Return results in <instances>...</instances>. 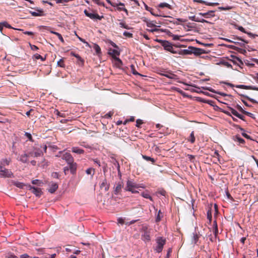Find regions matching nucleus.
I'll use <instances>...</instances> for the list:
<instances>
[{
    "label": "nucleus",
    "instance_id": "f257e3e1",
    "mask_svg": "<svg viewBox=\"0 0 258 258\" xmlns=\"http://www.w3.org/2000/svg\"><path fill=\"white\" fill-rule=\"evenodd\" d=\"M140 187H144L140 185V184H137L136 182H134L133 181L127 180L126 182L125 190L135 194L138 192V191L137 190V189H138Z\"/></svg>",
    "mask_w": 258,
    "mask_h": 258
},
{
    "label": "nucleus",
    "instance_id": "f03ea898",
    "mask_svg": "<svg viewBox=\"0 0 258 258\" xmlns=\"http://www.w3.org/2000/svg\"><path fill=\"white\" fill-rule=\"evenodd\" d=\"M157 246L155 250L157 252H160L163 249V246L166 243V239L162 237H158L156 239Z\"/></svg>",
    "mask_w": 258,
    "mask_h": 258
},
{
    "label": "nucleus",
    "instance_id": "7ed1b4c3",
    "mask_svg": "<svg viewBox=\"0 0 258 258\" xmlns=\"http://www.w3.org/2000/svg\"><path fill=\"white\" fill-rule=\"evenodd\" d=\"M157 41L161 42L164 48L167 51H170L172 53H177L176 51L174 50L171 43H170L169 41L165 40H157Z\"/></svg>",
    "mask_w": 258,
    "mask_h": 258
},
{
    "label": "nucleus",
    "instance_id": "20e7f679",
    "mask_svg": "<svg viewBox=\"0 0 258 258\" xmlns=\"http://www.w3.org/2000/svg\"><path fill=\"white\" fill-rule=\"evenodd\" d=\"M13 176V173L9 169L4 168L0 165V177H11Z\"/></svg>",
    "mask_w": 258,
    "mask_h": 258
},
{
    "label": "nucleus",
    "instance_id": "39448f33",
    "mask_svg": "<svg viewBox=\"0 0 258 258\" xmlns=\"http://www.w3.org/2000/svg\"><path fill=\"white\" fill-rule=\"evenodd\" d=\"M228 109L230 111V112L228 111H226V110L223 111V112H224L225 114L229 115H230V113H231L233 115L236 116L237 117H238L241 119H242V120L244 119H243L244 116L238 113L236 110H235V109H234L233 108H232L230 107H228Z\"/></svg>",
    "mask_w": 258,
    "mask_h": 258
},
{
    "label": "nucleus",
    "instance_id": "423d86ee",
    "mask_svg": "<svg viewBox=\"0 0 258 258\" xmlns=\"http://www.w3.org/2000/svg\"><path fill=\"white\" fill-rule=\"evenodd\" d=\"M84 13L85 15L88 17H89L90 19L95 20V19H98L101 20L103 17L100 16L97 14L93 13H90L88 11H87L86 10L84 11Z\"/></svg>",
    "mask_w": 258,
    "mask_h": 258
},
{
    "label": "nucleus",
    "instance_id": "0eeeda50",
    "mask_svg": "<svg viewBox=\"0 0 258 258\" xmlns=\"http://www.w3.org/2000/svg\"><path fill=\"white\" fill-rule=\"evenodd\" d=\"M109 53L112 56V57L114 59L115 61H118L119 64H122L121 60L118 57H117V56L119 55V51L115 49H112L110 50Z\"/></svg>",
    "mask_w": 258,
    "mask_h": 258
},
{
    "label": "nucleus",
    "instance_id": "6e6552de",
    "mask_svg": "<svg viewBox=\"0 0 258 258\" xmlns=\"http://www.w3.org/2000/svg\"><path fill=\"white\" fill-rule=\"evenodd\" d=\"M28 187L29 189L32 190V192L36 195L37 197H40L42 194V191L40 188H36L32 186L31 185L28 184Z\"/></svg>",
    "mask_w": 258,
    "mask_h": 258
},
{
    "label": "nucleus",
    "instance_id": "1a4fd4ad",
    "mask_svg": "<svg viewBox=\"0 0 258 258\" xmlns=\"http://www.w3.org/2000/svg\"><path fill=\"white\" fill-rule=\"evenodd\" d=\"M62 159L64 160L68 163H71L74 161V159L72 155L69 153H66L63 154Z\"/></svg>",
    "mask_w": 258,
    "mask_h": 258
},
{
    "label": "nucleus",
    "instance_id": "9d476101",
    "mask_svg": "<svg viewBox=\"0 0 258 258\" xmlns=\"http://www.w3.org/2000/svg\"><path fill=\"white\" fill-rule=\"evenodd\" d=\"M144 21L146 23L147 27L150 28L156 27L157 26V24H160V23H157L156 21H150L147 19H145Z\"/></svg>",
    "mask_w": 258,
    "mask_h": 258
},
{
    "label": "nucleus",
    "instance_id": "9b49d317",
    "mask_svg": "<svg viewBox=\"0 0 258 258\" xmlns=\"http://www.w3.org/2000/svg\"><path fill=\"white\" fill-rule=\"evenodd\" d=\"M29 155L32 157H38L42 155V152L39 149L35 148L33 151L29 152Z\"/></svg>",
    "mask_w": 258,
    "mask_h": 258
},
{
    "label": "nucleus",
    "instance_id": "f8f14e48",
    "mask_svg": "<svg viewBox=\"0 0 258 258\" xmlns=\"http://www.w3.org/2000/svg\"><path fill=\"white\" fill-rule=\"evenodd\" d=\"M150 231L148 232H144L142 235V238L143 240L146 242L150 241L151 240L150 237Z\"/></svg>",
    "mask_w": 258,
    "mask_h": 258
},
{
    "label": "nucleus",
    "instance_id": "ddd939ff",
    "mask_svg": "<svg viewBox=\"0 0 258 258\" xmlns=\"http://www.w3.org/2000/svg\"><path fill=\"white\" fill-rule=\"evenodd\" d=\"M214 11H208L207 13H200L199 14V15L202 16L203 17H205V18H209V17H213L214 16Z\"/></svg>",
    "mask_w": 258,
    "mask_h": 258
},
{
    "label": "nucleus",
    "instance_id": "4468645a",
    "mask_svg": "<svg viewBox=\"0 0 258 258\" xmlns=\"http://www.w3.org/2000/svg\"><path fill=\"white\" fill-rule=\"evenodd\" d=\"M58 188V185L56 183H52L48 189V191L51 194L54 192Z\"/></svg>",
    "mask_w": 258,
    "mask_h": 258
},
{
    "label": "nucleus",
    "instance_id": "2eb2a0df",
    "mask_svg": "<svg viewBox=\"0 0 258 258\" xmlns=\"http://www.w3.org/2000/svg\"><path fill=\"white\" fill-rule=\"evenodd\" d=\"M109 185L107 183V180L104 179L100 185V188L105 191H107L109 189Z\"/></svg>",
    "mask_w": 258,
    "mask_h": 258
},
{
    "label": "nucleus",
    "instance_id": "dca6fc26",
    "mask_svg": "<svg viewBox=\"0 0 258 258\" xmlns=\"http://www.w3.org/2000/svg\"><path fill=\"white\" fill-rule=\"evenodd\" d=\"M191 46L188 47L187 49H183L180 50L178 53L179 54H190L192 53Z\"/></svg>",
    "mask_w": 258,
    "mask_h": 258
},
{
    "label": "nucleus",
    "instance_id": "f3484780",
    "mask_svg": "<svg viewBox=\"0 0 258 258\" xmlns=\"http://www.w3.org/2000/svg\"><path fill=\"white\" fill-rule=\"evenodd\" d=\"M68 164L69 166V169H70L71 173L74 174L77 168L76 163H74V161H73L71 163Z\"/></svg>",
    "mask_w": 258,
    "mask_h": 258
},
{
    "label": "nucleus",
    "instance_id": "a211bd4d",
    "mask_svg": "<svg viewBox=\"0 0 258 258\" xmlns=\"http://www.w3.org/2000/svg\"><path fill=\"white\" fill-rule=\"evenodd\" d=\"M237 88L241 89H251L253 90L258 91V87L250 86H245L243 85H238L237 86Z\"/></svg>",
    "mask_w": 258,
    "mask_h": 258
},
{
    "label": "nucleus",
    "instance_id": "6ab92c4d",
    "mask_svg": "<svg viewBox=\"0 0 258 258\" xmlns=\"http://www.w3.org/2000/svg\"><path fill=\"white\" fill-rule=\"evenodd\" d=\"M30 156L29 153L28 154H24L21 155L20 160L23 163H27L28 161V158Z\"/></svg>",
    "mask_w": 258,
    "mask_h": 258
},
{
    "label": "nucleus",
    "instance_id": "aec40b11",
    "mask_svg": "<svg viewBox=\"0 0 258 258\" xmlns=\"http://www.w3.org/2000/svg\"><path fill=\"white\" fill-rule=\"evenodd\" d=\"M194 2L199 3L201 4H204L207 6H217L219 5L218 3H208L205 1H204L203 0H194Z\"/></svg>",
    "mask_w": 258,
    "mask_h": 258
},
{
    "label": "nucleus",
    "instance_id": "412c9836",
    "mask_svg": "<svg viewBox=\"0 0 258 258\" xmlns=\"http://www.w3.org/2000/svg\"><path fill=\"white\" fill-rule=\"evenodd\" d=\"M122 185L121 183H118L116 184V186L114 187V192L115 195H117L119 194L122 189Z\"/></svg>",
    "mask_w": 258,
    "mask_h": 258
},
{
    "label": "nucleus",
    "instance_id": "4be33fe9",
    "mask_svg": "<svg viewBox=\"0 0 258 258\" xmlns=\"http://www.w3.org/2000/svg\"><path fill=\"white\" fill-rule=\"evenodd\" d=\"M162 75L171 79L176 80L177 79V76L171 73L162 74Z\"/></svg>",
    "mask_w": 258,
    "mask_h": 258
},
{
    "label": "nucleus",
    "instance_id": "5701e85b",
    "mask_svg": "<svg viewBox=\"0 0 258 258\" xmlns=\"http://www.w3.org/2000/svg\"><path fill=\"white\" fill-rule=\"evenodd\" d=\"M124 4H123L122 3H119L118 4H116V6H119L117 8V10H118L119 11H123L125 12L126 13V14L127 15L128 11H127V9L124 7Z\"/></svg>",
    "mask_w": 258,
    "mask_h": 258
},
{
    "label": "nucleus",
    "instance_id": "b1692460",
    "mask_svg": "<svg viewBox=\"0 0 258 258\" xmlns=\"http://www.w3.org/2000/svg\"><path fill=\"white\" fill-rule=\"evenodd\" d=\"M2 23V27L3 28L4 27H5L6 28H10V29H16V30H19V31H23L22 29H16V28H14L13 27H12L6 21H4V22H1Z\"/></svg>",
    "mask_w": 258,
    "mask_h": 258
},
{
    "label": "nucleus",
    "instance_id": "393cba45",
    "mask_svg": "<svg viewBox=\"0 0 258 258\" xmlns=\"http://www.w3.org/2000/svg\"><path fill=\"white\" fill-rule=\"evenodd\" d=\"M72 152L78 154H82L84 153V151L78 147H73Z\"/></svg>",
    "mask_w": 258,
    "mask_h": 258
},
{
    "label": "nucleus",
    "instance_id": "a878e982",
    "mask_svg": "<svg viewBox=\"0 0 258 258\" xmlns=\"http://www.w3.org/2000/svg\"><path fill=\"white\" fill-rule=\"evenodd\" d=\"M192 53H194L196 55H200L202 53L203 50L200 48H198L196 47H192Z\"/></svg>",
    "mask_w": 258,
    "mask_h": 258
},
{
    "label": "nucleus",
    "instance_id": "bb28decb",
    "mask_svg": "<svg viewBox=\"0 0 258 258\" xmlns=\"http://www.w3.org/2000/svg\"><path fill=\"white\" fill-rule=\"evenodd\" d=\"M11 162V158H5L1 160V163L2 165H9L10 163Z\"/></svg>",
    "mask_w": 258,
    "mask_h": 258
},
{
    "label": "nucleus",
    "instance_id": "cd10ccee",
    "mask_svg": "<svg viewBox=\"0 0 258 258\" xmlns=\"http://www.w3.org/2000/svg\"><path fill=\"white\" fill-rule=\"evenodd\" d=\"M33 59L35 60L40 59L42 61H44L45 60L46 57H43L40 54L36 53L33 56Z\"/></svg>",
    "mask_w": 258,
    "mask_h": 258
},
{
    "label": "nucleus",
    "instance_id": "c85d7f7f",
    "mask_svg": "<svg viewBox=\"0 0 258 258\" xmlns=\"http://www.w3.org/2000/svg\"><path fill=\"white\" fill-rule=\"evenodd\" d=\"M187 140L190 142L191 143H194L195 142V137L194 135V132L192 131L188 138L187 139Z\"/></svg>",
    "mask_w": 258,
    "mask_h": 258
},
{
    "label": "nucleus",
    "instance_id": "c756f323",
    "mask_svg": "<svg viewBox=\"0 0 258 258\" xmlns=\"http://www.w3.org/2000/svg\"><path fill=\"white\" fill-rule=\"evenodd\" d=\"M158 7L161 8H167L169 9H171V6L169 4H168L166 3H160Z\"/></svg>",
    "mask_w": 258,
    "mask_h": 258
},
{
    "label": "nucleus",
    "instance_id": "7c9ffc66",
    "mask_svg": "<svg viewBox=\"0 0 258 258\" xmlns=\"http://www.w3.org/2000/svg\"><path fill=\"white\" fill-rule=\"evenodd\" d=\"M86 173L88 175H91V177H93V176L94 175V174L95 173V170L93 168H89L86 170Z\"/></svg>",
    "mask_w": 258,
    "mask_h": 258
},
{
    "label": "nucleus",
    "instance_id": "2f4dec72",
    "mask_svg": "<svg viewBox=\"0 0 258 258\" xmlns=\"http://www.w3.org/2000/svg\"><path fill=\"white\" fill-rule=\"evenodd\" d=\"M14 185L20 188H23L25 186L28 187V185H25L23 183L20 182H16L14 183Z\"/></svg>",
    "mask_w": 258,
    "mask_h": 258
},
{
    "label": "nucleus",
    "instance_id": "473e14b6",
    "mask_svg": "<svg viewBox=\"0 0 258 258\" xmlns=\"http://www.w3.org/2000/svg\"><path fill=\"white\" fill-rule=\"evenodd\" d=\"M93 48L97 54L101 53V48L98 44H94Z\"/></svg>",
    "mask_w": 258,
    "mask_h": 258
},
{
    "label": "nucleus",
    "instance_id": "72a5a7b5",
    "mask_svg": "<svg viewBox=\"0 0 258 258\" xmlns=\"http://www.w3.org/2000/svg\"><path fill=\"white\" fill-rule=\"evenodd\" d=\"M142 196L144 198L150 199L151 201H153L152 198L150 196L148 192H143L142 193Z\"/></svg>",
    "mask_w": 258,
    "mask_h": 258
},
{
    "label": "nucleus",
    "instance_id": "f704fd0d",
    "mask_svg": "<svg viewBox=\"0 0 258 258\" xmlns=\"http://www.w3.org/2000/svg\"><path fill=\"white\" fill-rule=\"evenodd\" d=\"M238 30H240V31L244 33H246L249 36H254L253 34H252L251 32H247L246 31H245V29L244 28H243L242 26H240L238 28Z\"/></svg>",
    "mask_w": 258,
    "mask_h": 258
},
{
    "label": "nucleus",
    "instance_id": "c9c22d12",
    "mask_svg": "<svg viewBox=\"0 0 258 258\" xmlns=\"http://www.w3.org/2000/svg\"><path fill=\"white\" fill-rule=\"evenodd\" d=\"M57 66L61 68L65 67L64 58H61L59 61H57Z\"/></svg>",
    "mask_w": 258,
    "mask_h": 258
},
{
    "label": "nucleus",
    "instance_id": "e433bc0d",
    "mask_svg": "<svg viewBox=\"0 0 258 258\" xmlns=\"http://www.w3.org/2000/svg\"><path fill=\"white\" fill-rule=\"evenodd\" d=\"M199 236L197 234H193L192 238V241L194 244L197 243L199 240Z\"/></svg>",
    "mask_w": 258,
    "mask_h": 258
},
{
    "label": "nucleus",
    "instance_id": "4c0bfd02",
    "mask_svg": "<svg viewBox=\"0 0 258 258\" xmlns=\"http://www.w3.org/2000/svg\"><path fill=\"white\" fill-rule=\"evenodd\" d=\"M232 8H233L232 7L227 6L226 7H220L218 8V9L220 10L226 11V10H230L232 9Z\"/></svg>",
    "mask_w": 258,
    "mask_h": 258
},
{
    "label": "nucleus",
    "instance_id": "58836bf2",
    "mask_svg": "<svg viewBox=\"0 0 258 258\" xmlns=\"http://www.w3.org/2000/svg\"><path fill=\"white\" fill-rule=\"evenodd\" d=\"M143 158L147 161H150L152 162L153 163H154L155 162V160L154 158H151L149 156H147L146 155H143Z\"/></svg>",
    "mask_w": 258,
    "mask_h": 258
},
{
    "label": "nucleus",
    "instance_id": "ea45409f",
    "mask_svg": "<svg viewBox=\"0 0 258 258\" xmlns=\"http://www.w3.org/2000/svg\"><path fill=\"white\" fill-rule=\"evenodd\" d=\"M214 233L215 235H216L218 233L217 224L216 221H214Z\"/></svg>",
    "mask_w": 258,
    "mask_h": 258
},
{
    "label": "nucleus",
    "instance_id": "a19ab883",
    "mask_svg": "<svg viewBox=\"0 0 258 258\" xmlns=\"http://www.w3.org/2000/svg\"><path fill=\"white\" fill-rule=\"evenodd\" d=\"M212 212L211 210H209L207 212V218L209 221V222L211 223L212 221Z\"/></svg>",
    "mask_w": 258,
    "mask_h": 258
},
{
    "label": "nucleus",
    "instance_id": "79ce46f5",
    "mask_svg": "<svg viewBox=\"0 0 258 258\" xmlns=\"http://www.w3.org/2000/svg\"><path fill=\"white\" fill-rule=\"evenodd\" d=\"M131 71L132 72V73L134 74V75H141L139 73H138L135 70V67L134 65H131Z\"/></svg>",
    "mask_w": 258,
    "mask_h": 258
},
{
    "label": "nucleus",
    "instance_id": "37998d69",
    "mask_svg": "<svg viewBox=\"0 0 258 258\" xmlns=\"http://www.w3.org/2000/svg\"><path fill=\"white\" fill-rule=\"evenodd\" d=\"M235 141L238 142L240 144H243L245 141L244 140L238 136L235 137Z\"/></svg>",
    "mask_w": 258,
    "mask_h": 258
},
{
    "label": "nucleus",
    "instance_id": "c03bdc74",
    "mask_svg": "<svg viewBox=\"0 0 258 258\" xmlns=\"http://www.w3.org/2000/svg\"><path fill=\"white\" fill-rule=\"evenodd\" d=\"M32 183L33 184H37L38 185L40 186L42 183V182L38 179H35L32 181Z\"/></svg>",
    "mask_w": 258,
    "mask_h": 258
},
{
    "label": "nucleus",
    "instance_id": "a18cd8bd",
    "mask_svg": "<svg viewBox=\"0 0 258 258\" xmlns=\"http://www.w3.org/2000/svg\"><path fill=\"white\" fill-rule=\"evenodd\" d=\"M160 214H161V211L159 210L158 211V215H157V216H156V222H159L161 220V219L162 216H160Z\"/></svg>",
    "mask_w": 258,
    "mask_h": 258
},
{
    "label": "nucleus",
    "instance_id": "49530a36",
    "mask_svg": "<svg viewBox=\"0 0 258 258\" xmlns=\"http://www.w3.org/2000/svg\"><path fill=\"white\" fill-rule=\"evenodd\" d=\"M143 123V121L142 120L138 119L136 120V126L138 127H140V125Z\"/></svg>",
    "mask_w": 258,
    "mask_h": 258
},
{
    "label": "nucleus",
    "instance_id": "de8ad7c7",
    "mask_svg": "<svg viewBox=\"0 0 258 258\" xmlns=\"http://www.w3.org/2000/svg\"><path fill=\"white\" fill-rule=\"evenodd\" d=\"M119 25L122 28H125V29H129L128 26L127 25H126L125 23H124L123 22H120L119 23Z\"/></svg>",
    "mask_w": 258,
    "mask_h": 258
},
{
    "label": "nucleus",
    "instance_id": "09e8293b",
    "mask_svg": "<svg viewBox=\"0 0 258 258\" xmlns=\"http://www.w3.org/2000/svg\"><path fill=\"white\" fill-rule=\"evenodd\" d=\"M123 35L130 38L133 37V34L127 31H125L123 32Z\"/></svg>",
    "mask_w": 258,
    "mask_h": 258
},
{
    "label": "nucleus",
    "instance_id": "8fccbe9b",
    "mask_svg": "<svg viewBox=\"0 0 258 258\" xmlns=\"http://www.w3.org/2000/svg\"><path fill=\"white\" fill-rule=\"evenodd\" d=\"M71 54L72 56H75V57L78 58L79 60H82V58L79 54H76L75 53H74L73 52H72Z\"/></svg>",
    "mask_w": 258,
    "mask_h": 258
},
{
    "label": "nucleus",
    "instance_id": "3c124183",
    "mask_svg": "<svg viewBox=\"0 0 258 258\" xmlns=\"http://www.w3.org/2000/svg\"><path fill=\"white\" fill-rule=\"evenodd\" d=\"M196 22H202V23H209L208 21H207L204 19L199 18L198 17L196 20Z\"/></svg>",
    "mask_w": 258,
    "mask_h": 258
},
{
    "label": "nucleus",
    "instance_id": "603ef678",
    "mask_svg": "<svg viewBox=\"0 0 258 258\" xmlns=\"http://www.w3.org/2000/svg\"><path fill=\"white\" fill-rule=\"evenodd\" d=\"M94 2L97 4L99 6H104V4L103 2H101L100 0H93Z\"/></svg>",
    "mask_w": 258,
    "mask_h": 258
},
{
    "label": "nucleus",
    "instance_id": "864d4df0",
    "mask_svg": "<svg viewBox=\"0 0 258 258\" xmlns=\"http://www.w3.org/2000/svg\"><path fill=\"white\" fill-rule=\"evenodd\" d=\"M237 109H238L239 110L241 111V112H242L243 113H244V114H249V113H248V112H246V111H244V110H243L242 108L240 106H239V105H237Z\"/></svg>",
    "mask_w": 258,
    "mask_h": 258
},
{
    "label": "nucleus",
    "instance_id": "5fc2aeb1",
    "mask_svg": "<svg viewBox=\"0 0 258 258\" xmlns=\"http://www.w3.org/2000/svg\"><path fill=\"white\" fill-rule=\"evenodd\" d=\"M142 230L143 232H148L150 231V230L148 229V227L147 226H143L142 228Z\"/></svg>",
    "mask_w": 258,
    "mask_h": 258
},
{
    "label": "nucleus",
    "instance_id": "6e6d98bb",
    "mask_svg": "<svg viewBox=\"0 0 258 258\" xmlns=\"http://www.w3.org/2000/svg\"><path fill=\"white\" fill-rule=\"evenodd\" d=\"M25 135L30 141H32V137L30 133H25Z\"/></svg>",
    "mask_w": 258,
    "mask_h": 258
},
{
    "label": "nucleus",
    "instance_id": "4d7b16f0",
    "mask_svg": "<svg viewBox=\"0 0 258 258\" xmlns=\"http://www.w3.org/2000/svg\"><path fill=\"white\" fill-rule=\"evenodd\" d=\"M55 35H56L58 39L62 42H64V40L62 37V36L60 34H59V33H55Z\"/></svg>",
    "mask_w": 258,
    "mask_h": 258
},
{
    "label": "nucleus",
    "instance_id": "13d9d810",
    "mask_svg": "<svg viewBox=\"0 0 258 258\" xmlns=\"http://www.w3.org/2000/svg\"><path fill=\"white\" fill-rule=\"evenodd\" d=\"M30 45V46L31 47V49L33 50H37L38 49V47L36 46V45H32L31 44H29Z\"/></svg>",
    "mask_w": 258,
    "mask_h": 258
},
{
    "label": "nucleus",
    "instance_id": "bf43d9fd",
    "mask_svg": "<svg viewBox=\"0 0 258 258\" xmlns=\"http://www.w3.org/2000/svg\"><path fill=\"white\" fill-rule=\"evenodd\" d=\"M20 258H31V257L28 254L25 253L21 255Z\"/></svg>",
    "mask_w": 258,
    "mask_h": 258
},
{
    "label": "nucleus",
    "instance_id": "052dcab7",
    "mask_svg": "<svg viewBox=\"0 0 258 258\" xmlns=\"http://www.w3.org/2000/svg\"><path fill=\"white\" fill-rule=\"evenodd\" d=\"M52 176L53 177V178H58L59 177V174L57 172H53L52 173Z\"/></svg>",
    "mask_w": 258,
    "mask_h": 258
},
{
    "label": "nucleus",
    "instance_id": "680f3d73",
    "mask_svg": "<svg viewBox=\"0 0 258 258\" xmlns=\"http://www.w3.org/2000/svg\"><path fill=\"white\" fill-rule=\"evenodd\" d=\"M113 115V112H109L105 115V117L110 118Z\"/></svg>",
    "mask_w": 258,
    "mask_h": 258
},
{
    "label": "nucleus",
    "instance_id": "e2e57ef3",
    "mask_svg": "<svg viewBox=\"0 0 258 258\" xmlns=\"http://www.w3.org/2000/svg\"><path fill=\"white\" fill-rule=\"evenodd\" d=\"M242 135L244 138H246V139H250V140H251V138H250V137L249 135H248L247 134H246V133H242Z\"/></svg>",
    "mask_w": 258,
    "mask_h": 258
},
{
    "label": "nucleus",
    "instance_id": "0e129e2a",
    "mask_svg": "<svg viewBox=\"0 0 258 258\" xmlns=\"http://www.w3.org/2000/svg\"><path fill=\"white\" fill-rule=\"evenodd\" d=\"M149 32H157L159 31V29H157V28H152V29H148V30Z\"/></svg>",
    "mask_w": 258,
    "mask_h": 258
},
{
    "label": "nucleus",
    "instance_id": "69168bd1",
    "mask_svg": "<svg viewBox=\"0 0 258 258\" xmlns=\"http://www.w3.org/2000/svg\"><path fill=\"white\" fill-rule=\"evenodd\" d=\"M25 34L28 35H33L34 34L33 32L31 31H25L23 32Z\"/></svg>",
    "mask_w": 258,
    "mask_h": 258
},
{
    "label": "nucleus",
    "instance_id": "338daca9",
    "mask_svg": "<svg viewBox=\"0 0 258 258\" xmlns=\"http://www.w3.org/2000/svg\"><path fill=\"white\" fill-rule=\"evenodd\" d=\"M77 37H78V38L82 42L84 43V42H86V41L85 39L82 38L81 37H79L77 34H76Z\"/></svg>",
    "mask_w": 258,
    "mask_h": 258
},
{
    "label": "nucleus",
    "instance_id": "774afa93",
    "mask_svg": "<svg viewBox=\"0 0 258 258\" xmlns=\"http://www.w3.org/2000/svg\"><path fill=\"white\" fill-rule=\"evenodd\" d=\"M197 18H198V17H196L195 16L190 17V20H191L192 21H195V22H196Z\"/></svg>",
    "mask_w": 258,
    "mask_h": 258
}]
</instances>
